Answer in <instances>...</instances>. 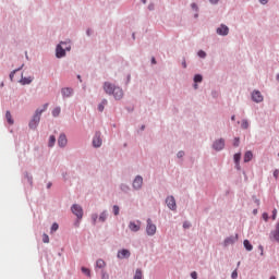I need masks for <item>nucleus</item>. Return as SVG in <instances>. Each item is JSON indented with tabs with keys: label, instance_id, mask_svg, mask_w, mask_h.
Instances as JSON below:
<instances>
[{
	"label": "nucleus",
	"instance_id": "52",
	"mask_svg": "<svg viewBox=\"0 0 279 279\" xmlns=\"http://www.w3.org/2000/svg\"><path fill=\"white\" fill-rule=\"evenodd\" d=\"M151 63H153V64H156V58H153V59H151Z\"/></svg>",
	"mask_w": 279,
	"mask_h": 279
},
{
	"label": "nucleus",
	"instance_id": "40",
	"mask_svg": "<svg viewBox=\"0 0 279 279\" xmlns=\"http://www.w3.org/2000/svg\"><path fill=\"white\" fill-rule=\"evenodd\" d=\"M231 278L235 279V278H239V272L236 270H234L232 274H231Z\"/></svg>",
	"mask_w": 279,
	"mask_h": 279
},
{
	"label": "nucleus",
	"instance_id": "25",
	"mask_svg": "<svg viewBox=\"0 0 279 279\" xmlns=\"http://www.w3.org/2000/svg\"><path fill=\"white\" fill-rule=\"evenodd\" d=\"M60 112H62V109H60V107H56L52 110V117H60Z\"/></svg>",
	"mask_w": 279,
	"mask_h": 279
},
{
	"label": "nucleus",
	"instance_id": "22",
	"mask_svg": "<svg viewBox=\"0 0 279 279\" xmlns=\"http://www.w3.org/2000/svg\"><path fill=\"white\" fill-rule=\"evenodd\" d=\"M243 244L247 252H252V250H254V246L252 245V243L248 242V240H244Z\"/></svg>",
	"mask_w": 279,
	"mask_h": 279
},
{
	"label": "nucleus",
	"instance_id": "37",
	"mask_svg": "<svg viewBox=\"0 0 279 279\" xmlns=\"http://www.w3.org/2000/svg\"><path fill=\"white\" fill-rule=\"evenodd\" d=\"M199 58H206V52L204 50L198 51Z\"/></svg>",
	"mask_w": 279,
	"mask_h": 279
},
{
	"label": "nucleus",
	"instance_id": "10",
	"mask_svg": "<svg viewBox=\"0 0 279 279\" xmlns=\"http://www.w3.org/2000/svg\"><path fill=\"white\" fill-rule=\"evenodd\" d=\"M270 241L279 243V223L276 225V229L270 233Z\"/></svg>",
	"mask_w": 279,
	"mask_h": 279
},
{
	"label": "nucleus",
	"instance_id": "49",
	"mask_svg": "<svg viewBox=\"0 0 279 279\" xmlns=\"http://www.w3.org/2000/svg\"><path fill=\"white\" fill-rule=\"evenodd\" d=\"M192 9H193V10H197V4L192 3Z\"/></svg>",
	"mask_w": 279,
	"mask_h": 279
},
{
	"label": "nucleus",
	"instance_id": "45",
	"mask_svg": "<svg viewBox=\"0 0 279 279\" xmlns=\"http://www.w3.org/2000/svg\"><path fill=\"white\" fill-rule=\"evenodd\" d=\"M183 228H185V229H186V228H191V223L184 222V223H183Z\"/></svg>",
	"mask_w": 279,
	"mask_h": 279
},
{
	"label": "nucleus",
	"instance_id": "58",
	"mask_svg": "<svg viewBox=\"0 0 279 279\" xmlns=\"http://www.w3.org/2000/svg\"><path fill=\"white\" fill-rule=\"evenodd\" d=\"M87 34H88V36L90 35V32L89 31H87Z\"/></svg>",
	"mask_w": 279,
	"mask_h": 279
},
{
	"label": "nucleus",
	"instance_id": "46",
	"mask_svg": "<svg viewBox=\"0 0 279 279\" xmlns=\"http://www.w3.org/2000/svg\"><path fill=\"white\" fill-rule=\"evenodd\" d=\"M259 2L262 3V5H266V3H268V0H259Z\"/></svg>",
	"mask_w": 279,
	"mask_h": 279
},
{
	"label": "nucleus",
	"instance_id": "34",
	"mask_svg": "<svg viewBox=\"0 0 279 279\" xmlns=\"http://www.w3.org/2000/svg\"><path fill=\"white\" fill-rule=\"evenodd\" d=\"M101 279H110V275H108V272L106 271H101Z\"/></svg>",
	"mask_w": 279,
	"mask_h": 279
},
{
	"label": "nucleus",
	"instance_id": "36",
	"mask_svg": "<svg viewBox=\"0 0 279 279\" xmlns=\"http://www.w3.org/2000/svg\"><path fill=\"white\" fill-rule=\"evenodd\" d=\"M58 228L60 227L58 226V223L54 222L51 227V232H57Z\"/></svg>",
	"mask_w": 279,
	"mask_h": 279
},
{
	"label": "nucleus",
	"instance_id": "19",
	"mask_svg": "<svg viewBox=\"0 0 279 279\" xmlns=\"http://www.w3.org/2000/svg\"><path fill=\"white\" fill-rule=\"evenodd\" d=\"M253 158H254V154H252L251 150H247V151L244 154V162H250Z\"/></svg>",
	"mask_w": 279,
	"mask_h": 279
},
{
	"label": "nucleus",
	"instance_id": "15",
	"mask_svg": "<svg viewBox=\"0 0 279 279\" xmlns=\"http://www.w3.org/2000/svg\"><path fill=\"white\" fill-rule=\"evenodd\" d=\"M113 97L114 99H123V89H121L120 87H116L113 89Z\"/></svg>",
	"mask_w": 279,
	"mask_h": 279
},
{
	"label": "nucleus",
	"instance_id": "6",
	"mask_svg": "<svg viewBox=\"0 0 279 279\" xmlns=\"http://www.w3.org/2000/svg\"><path fill=\"white\" fill-rule=\"evenodd\" d=\"M216 32L219 36H228V34H230V28H228L227 25L221 24Z\"/></svg>",
	"mask_w": 279,
	"mask_h": 279
},
{
	"label": "nucleus",
	"instance_id": "4",
	"mask_svg": "<svg viewBox=\"0 0 279 279\" xmlns=\"http://www.w3.org/2000/svg\"><path fill=\"white\" fill-rule=\"evenodd\" d=\"M72 213L77 217V219H82L84 217V209H82V206L74 204L72 206Z\"/></svg>",
	"mask_w": 279,
	"mask_h": 279
},
{
	"label": "nucleus",
	"instance_id": "20",
	"mask_svg": "<svg viewBox=\"0 0 279 279\" xmlns=\"http://www.w3.org/2000/svg\"><path fill=\"white\" fill-rule=\"evenodd\" d=\"M106 268V262L104 259H98L96 262V269H105Z\"/></svg>",
	"mask_w": 279,
	"mask_h": 279
},
{
	"label": "nucleus",
	"instance_id": "33",
	"mask_svg": "<svg viewBox=\"0 0 279 279\" xmlns=\"http://www.w3.org/2000/svg\"><path fill=\"white\" fill-rule=\"evenodd\" d=\"M43 242L44 243H49V235L47 233L43 234Z\"/></svg>",
	"mask_w": 279,
	"mask_h": 279
},
{
	"label": "nucleus",
	"instance_id": "27",
	"mask_svg": "<svg viewBox=\"0 0 279 279\" xmlns=\"http://www.w3.org/2000/svg\"><path fill=\"white\" fill-rule=\"evenodd\" d=\"M48 145H49L50 147H53V146L56 145V136L51 135V136L49 137Z\"/></svg>",
	"mask_w": 279,
	"mask_h": 279
},
{
	"label": "nucleus",
	"instance_id": "47",
	"mask_svg": "<svg viewBox=\"0 0 279 279\" xmlns=\"http://www.w3.org/2000/svg\"><path fill=\"white\" fill-rule=\"evenodd\" d=\"M278 175H279V171H278V170H275V171H274V178H278Z\"/></svg>",
	"mask_w": 279,
	"mask_h": 279
},
{
	"label": "nucleus",
	"instance_id": "56",
	"mask_svg": "<svg viewBox=\"0 0 279 279\" xmlns=\"http://www.w3.org/2000/svg\"><path fill=\"white\" fill-rule=\"evenodd\" d=\"M184 69H186V63H183Z\"/></svg>",
	"mask_w": 279,
	"mask_h": 279
},
{
	"label": "nucleus",
	"instance_id": "51",
	"mask_svg": "<svg viewBox=\"0 0 279 279\" xmlns=\"http://www.w3.org/2000/svg\"><path fill=\"white\" fill-rule=\"evenodd\" d=\"M255 203L257 204V206H260V201L259 199H255Z\"/></svg>",
	"mask_w": 279,
	"mask_h": 279
},
{
	"label": "nucleus",
	"instance_id": "5",
	"mask_svg": "<svg viewBox=\"0 0 279 279\" xmlns=\"http://www.w3.org/2000/svg\"><path fill=\"white\" fill-rule=\"evenodd\" d=\"M213 147L216 151H221V149H223V147H226V141L223 138L217 140L214 143Z\"/></svg>",
	"mask_w": 279,
	"mask_h": 279
},
{
	"label": "nucleus",
	"instance_id": "7",
	"mask_svg": "<svg viewBox=\"0 0 279 279\" xmlns=\"http://www.w3.org/2000/svg\"><path fill=\"white\" fill-rule=\"evenodd\" d=\"M114 88H117V86H114L112 83L106 82L104 84V90L107 93V95H113Z\"/></svg>",
	"mask_w": 279,
	"mask_h": 279
},
{
	"label": "nucleus",
	"instance_id": "44",
	"mask_svg": "<svg viewBox=\"0 0 279 279\" xmlns=\"http://www.w3.org/2000/svg\"><path fill=\"white\" fill-rule=\"evenodd\" d=\"M177 156H178V158H182V157L184 156V151H179V153L177 154Z\"/></svg>",
	"mask_w": 279,
	"mask_h": 279
},
{
	"label": "nucleus",
	"instance_id": "53",
	"mask_svg": "<svg viewBox=\"0 0 279 279\" xmlns=\"http://www.w3.org/2000/svg\"><path fill=\"white\" fill-rule=\"evenodd\" d=\"M234 119H235V117H234V116H232V117H231V121H234Z\"/></svg>",
	"mask_w": 279,
	"mask_h": 279
},
{
	"label": "nucleus",
	"instance_id": "24",
	"mask_svg": "<svg viewBox=\"0 0 279 279\" xmlns=\"http://www.w3.org/2000/svg\"><path fill=\"white\" fill-rule=\"evenodd\" d=\"M134 279H143V270L142 269H136Z\"/></svg>",
	"mask_w": 279,
	"mask_h": 279
},
{
	"label": "nucleus",
	"instance_id": "54",
	"mask_svg": "<svg viewBox=\"0 0 279 279\" xmlns=\"http://www.w3.org/2000/svg\"><path fill=\"white\" fill-rule=\"evenodd\" d=\"M142 3H147V0H142Z\"/></svg>",
	"mask_w": 279,
	"mask_h": 279
},
{
	"label": "nucleus",
	"instance_id": "50",
	"mask_svg": "<svg viewBox=\"0 0 279 279\" xmlns=\"http://www.w3.org/2000/svg\"><path fill=\"white\" fill-rule=\"evenodd\" d=\"M211 3H219V0H209Z\"/></svg>",
	"mask_w": 279,
	"mask_h": 279
},
{
	"label": "nucleus",
	"instance_id": "30",
	"mask_svg": "<svg viewBox=\"0 0 279 279\" xmlns=\"http://www.w3.org/2000/svg\"><path fill=\"white\" fill-rule=\"evenodd\" d=\"M241 125L243 130H247V128H250V122H247V120H243Z\"/></svg>",
	"mask_w": 279,
	"mask_h": 279
},
{
	"label": "nucleus",
	"instance_id": "13",
	"mask_svg": "<svg viewBox=\"0 0 279 279\" xmlns=\"http://www.w3.org/2000/svg\"><path fill=\"white\" fill-rule=\"evenodd\" d=\"M143 186V177L137 175L133 181V189L138 191Z\"/></svg>",
	"mask_w": 279,
	"mask_h": 279
},
{
	"label": "nucleus",
	"instance_id": "12",
	"mask_svg": "<svg viewBox=\"0 0 279 279\" xmlns=\"http://www.w3.org/2000/svg\"><path fill=\"white\" fill-rule=\"evenodd\" d=\"M252 99L253 101H255L256 104H260V101H263V94H260V92L258 90H254L252 93Z\"/></svg>",
	"mask_w": 279,
	"mask_h": 279
},
{
	"label": "nucleus",
	"instance_id": "42",
	"mask_svg": "<svg viewBox=\"0 0 279 279\" xmlns=\"http://www.w3.org/2000/svg\"><path fill=\"white\" fill-rule=\"evenodd\" d=\"M15 73H16V71H13V72L10 73V80H11V82H12V80H14Z\"/></svg>",
	"mask_w": 279,
	"mask_h": 279
},
{
	"label": "nucleus",
	"instance_id": "1",
	"mask_svg": "<svg viewBox=\"0 0 279 279\" xmlns=\"http://www.w3.org/2000/svg\"><path fill=\"white\" fill-rule=\"evenodd\" d=\"M47 108H49V104H45L43 109L36 110L33 119L29 122L31 130H36V128H38V123H40V114H43Z\"/></svg>",
	"mask_w": 279,
	"mask_h": 279
},
{
	"label": "nucleus",
	"instance_id": "29",
	"mask_svg": "<svg viewBox=\"0 0 279 279\" xmlns=\"http://www.w3.org/2000/svg\"><path fill=\"white\" fill-rule=\"evenodd\" d=\"M21 83L24 84V85L25 84H32V77H28V78L24 77V78L21 80Z\"/></svg>",
	"mask_w": 279,
	"mask_h": 279
},
{
	"label": "nucleus",
	"instance_id": "32",
	"mask_svg": "<svg viewBox=\"0 0 279 279\" xmlns=\"http://www.w3.org/2000/svg\"><path fill=\"white\" fill-rule=\"evenodd\" d=\"M82 271H83V274H86L88 276V278H90V269L83 267Z\"/></svg>",
	"mask_w": 279,
	"mask_h": 279
},
{
	"label": "nucleus",
	"instance_id": "11",
	"mask_svg": "<svg viewBox=\"0 0 279 279\" xmlns=\"http://www.w3.org/2000/svg\"><path fill=\"white\" fill-rule=\"evenodd\" d=\"M131 253L130 250L123 248L118 252L117 257L123 260V258H130Z\"/></svg>",
	"mask_w": 279,
	"mask_h": 279
},
{
	"label": "nucleus",
	"instance_id": "59",
	"mask_svg": "<svg viewBox=\"0 0 279 279\" xmlns=\"http://www.w3.org/2000/svg\"><path fill=\"white\" fill-rule=\"evenodd\" d=\"M194 88H197V84L194 85Z\"/></svg>",
	"mask_w": 279,
	"mask_h": 279
},
{
	"label": "nucleus",
	"instance_id": "55",
	"mask_svg": "<svg viewBox=\"0 0 279 279\" xmlns=\"http://www.w3.org/2000/svg\"><path fill=\"white\" fill-rule=\"evenodd\" d=\"M270 279H276V276H271Z\"/></svg>",
	"mask_w": 279,
	"mask_h": 279
},
{
	"label": "nucleus",
	"instance_id": "48",
	"mask_svg": "<svg viewBox=\"0 0 279 279\" xmlns=\"http://www.w3.org/2000/svg\"><path fill=\"white\" fill-rule=\"evenodd\" d=\"M92 219H93L94 223H96L97 222V215H93Z\"/></svg>",
	"mask_w": 279,
	"mask_h": 279
},
{
	"label": "nucleus",
	"instance_id": "3",
	"mask_svg": "<svg viewBox=\"0 0 279 279\" xmlns=\"http://www.w3.org/2000/svg\"><path fill=\"white\" fill-rule=\"evenodd\" d=\"M156 225L151 222V218H148L146 226V233L148 234V236H154V234H156Z\"/></svg>",
	"mask_w": 279,
	"mask_h": 279
},
{
	"label": "nucleus",
	"instance_id": "17",
	"mask_svg": "<svg viewBox=\"0 0 279 279\" xmlns=\"http://www.w3.org/2000/svg\"><path fill=\"white\" fill-rule=\"evenodd\" d=\"M61 94L62 97H71V95H73V89L69 87L62 88Z\"/></svg>",
	"mask_w": 279,
	"mask_h": 279
},
{
	"label": "nucleus",
	"instance_id": "14",
	"mask_svg": "<svg viewBox=\"0 0 279 279\" xmlns=\"http://www.w3.org/2000/svg\"><path fill=\"white\" fill-rule=\"evenodd\" d=\"M129 229L131 232H138V230H141V221H137V223L134 221H131L129 223Z\"/></svg>",
	"mask_w": 279,
	"mask_h": 279
},
{
	"label": "nucleus",
	"instance_id": "9",
	"mask_svg": "<svg viewBox=\"0 0 279 279\" xmlns=\"http://www.w3.org/2000/svg\"><path fill=\"white\" fill-rule=\"evenodd\" d=\"M166 204L170 210H175L177 205H175V198L173 196H168L166 198Z\"/></svg>",
	"mask_w": 279,
	"mask_h": 279
},
{
	"label": "nucleus",
	"instance_id": "38",
	"mask_svg": "<svg viewBox=\"0 0 279 279\" xmlns=\"http://www.w3.org/2000/svg\"><path fill=\"white\" fill-rule=\"evenodd\" d=\"M113 215H119V206L117 205L113 206Z\"/></svg>",
	"mask_w": 279,
	"mask_h": 279
},
{
	"label": "nucleus",
	"instance_id": "41",
	"mask_svg": "<svg viewBox=\"0 0 279 279\" xmlns=\"http://www.w3.org/2000/svg\"><path fill=\"white\" fill-rule=\"evenodd\" d=\"M191 278L197 279V272H196V271H192V272H191Z\"/></svg>",
	"mask_w": 279,
	"mask_h": 279
},
{
	"label": "nucleus",
	"instance_id": "57",
	"mask_svg": "<svg viewBox=\"0 0 279 279\" xmlns=\"http://www.w3.org/2000/svg\"><path fill=\"white\" fill-rule=\"evenodd\" d=\"M77 78H78V80H82V76L78 75Z\"/></svg>",
	"mask_w": 279,
	"mask_h": 279
},
{
	"label": "nucleus",
	"instance_id": "18",
	"mask_svg": "<svg viewBox=\"0 0 279 279\" xmlns=\"http://www.w3.org/2000/svg\"><path fill=\"white\" fill-rule=\"evenodd\" d=\"M236 241V236H229L225 240V246L228 247V245H233V243Z\"/></svg>",
	"mask_w": 279,
	"mask_h": 279
},
{
	"label": "nucleus",
	"instance_id": "23",
	"mask_svg": "<svg viewBox=\"0 0 279 279\" xmlns=\"http://www.w3.org/2000/svg\"><path fill=\"white\" fill-rule=\"evenodd\" d=\"M105 106H108V100H107V99H104V100L101 101V104L98 105V110H99V112H104Z\"/></svg>",
	"mask_w": 279,
	"mask_h": 279
},
{
	"label": "nucleus",
	"instance_id": "26",
	"mask_svg": "<svg viewBox=\"0 0 279 279\" xmlns=\"http://www.w3.org/2000/svg\"><path fill=\"white\" fill-rule=\"evenodd\" d=\"M233 158H234V162L239 169V162L241 161V153L235 154Z\"/></svg>",
	"mask_w": 279,
	"mask_h": 279
},
{
	"label": "nucleus",
	"instance_id": "35",
	"mask_svg": "<svg viewBox=\"0 0 279 279\" xmlns=\"http://www.w3.org/2000/svg\"><path fill=\"white\" fill-rule=\"evenodd\" d=\"M240 143H241V140H239V137H235L233 141V147H239Z\"/></svg>",
	"mask_w": 279,
	"mask_h": 279
},
{
	"label": "nucleus",
	"instance_id": "21",
	"mask_svg": "<svg viewBox=\"0 0 279 279\" xmlns=\"http://www.w3.org/2000/svg\"><path fill=\"white\" fill-rule=\"evenodd\" d=\"M5 119L9 123V125H14V120L12 119V113H10V111H7Z\"/></svg>",
	"mask_w": 279,
	"mask_h": 279
},
{
	"label": "nucleus",
	"instance_id": "31",
	"mask_svg": "<svg viewBox=\"0 0 279 279\" xmlns=\"http://www.w3.org/2000/svg\"><path fill=\"white\" fill-rule=\"evenodd\" d=\"M202 80H203V77H202V75H199V74H196V75L194 76V82H195V84L202 82Z\"/></svg>",
	"mask_w": 279,
	"mask_h": 279
},
{
	"label": "nucleus",
	"instance_id": "60",
	"mask_svg": "<svg viewBox=\"0 0 279 279\" xmlns=\"http://www.w3.org/2000/svg\"><path fill=\"white\" fill-rule=\"evenodd\" d=\"M51 187V184H48V189H50Z\"/></svg>",
	"mask_w": 279,
	"mask_h": 279
},
{
	"label": "nucleus",
	"instance_id": "2",
	"mask_svg": "<svg viewBox=\"0 0 279 279\" xmlns=\"http://www.w3.org/2000/svg\"><path fill=\"white\" fill-rule=\"evenodd\" d=\"M66 51H71V44L70 43L59 44L56 49L57 58H64L66 56Z\"/></svg>",
	"mask_w": 279,
	"mask_h": 279
},
{
	"label": "nucleus",
	"instance_id": "61",
	"mask_svg": "<svg viewBox=\"0 0 279 279\" xmlns=\"http://www.w3.org/2000/svg\"><path fill=\"white\" fill-rule=\"evenodd\" d=\"M278 156H279V154H278Z\"/></svg>",
	"mask_w": 279,
	"mask_h": 279
},
{
	"label": "nucleus",
	"instance_id": "8",
	"mask_svg": "<svg viewBox=\"0 0 279 279\" xmlns=\"http://www.w3.org/2000/svg\"><path fill=\"white\" fill-rule=\"evenodd\" d=\"M101 144H102L101 132H96L95 136L93 138V146L94 147H99Z\"/></svg>",
	"mask_w": 279,
	"mask_h": 279
},
{
	"label": "nucleus",
	"instance_id": "39",
	"mask_svg": "<svg viewBox=\"0 0 279 279\" xmlns=\"http://www.w3.org/2000/svg\"><path fill=\"white\" fill-rule=\"evenodd\" d=\"M278 216V210L274 209L272 210V220L276 221V217Z\"/></svg>",
	"mask_w": 279,
	"mask_h": 279
},
{
	"label": "nucleus",
	"instance_id": "16",
	"mask_svg": "<svg viewBox=\"0 0 279 279\" xmlns=\"http://www.w3.org/2000/svg\"><path fill=\"white\" fill-rule=\"evenodd\" d=\"M66 143H68L66 135L61 134L58 140L59 147H66Z\"/></svg>",
	"mask_w": 279,
	"mask_h": 279
},
{
	"label": "nucleus",
	"instance_id": "43",
	"mask_svg": "<svg viewBox=\"0 0 279 279\" xmlns=\"http://www.w3.org/2000/svg\"><path fill=\"white\" fill-rule=\"evenodd\" d=\"M263 219H265L267 221V219H269V215L267 213L263 214Z\"/></svg>",
	"mask_w": 279,
	"mask_h": 279
},
{
	"label": "nucleus",
	"instance_id": "28",
	"mask_svg": "<svg viewBox=\"0 0 279 279\" xmlns=\"http://www.w3.org/2000/svg\"><path fill=\"white\" fill-rule=\"evenodd\" d=\"M108 219V214L106 211L101 213L99 216V221H106Z\"/></svg>",
	"mask_w": 279,
	"mask_h": 279
}]
</instances>
